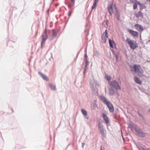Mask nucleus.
<instances>
[{
  "label": "nucleus",
  "instance_id": "obj_41",
  "mask_svg": "<svg viewBox=\"0 0 150 150\" xmlns=\"http://www.w3.org/2000/svg\"><path fill=\"white\" fill-rule=\"evenodd\" d=\"M115 57H116V59H117V58H118V56H117V54H115Z\"/></svg>",
  "mask_w": 150,
  "mask_h": 150
},
{
  "label": "nucleus",
  "instance_id": "obj_33",
  "mask_svg": "<svg viewBox=\"0 0 150 150\" xmlns=\"http://www.w3.org/2000/svg\"><path fill=\"white\" fill-rule=\"evenodd\" d=\"M45 42V41H41V48H42L44 46Z\"/></svg>",
  "mask_w": 150,
  "mask_h": 150
},
{
  "label": "nucleus",
  "instance_id": "obj_2",
  "mask_svg": "<svg viewBox=\"0 0 150 150\" xmlns=\"http://www.w3.org/2000/svg\"><path fill=\"white\" fill-rule=\"evenodd\" d=\"M132 68L135 73L137 74V75L139 77H142L144 76V71L141 68L140 65L138 64H134Z\"/></svg>",
  "mask_w": 150,
  "mask_h": 150
},
{
  "label": "nucleus",
  "instance_id": "obj_37",
  "mask_svg": "<svg viewBox=\"0 0 150 150\" xmlns=\"http://www.w3.org/2000/svg\"><path fill=\"white\" fill-rule=\"evenodd\" d=\"M101 150H105V148L104 147H101Z\"/></svg>",
  "mask_w": 150,
  "mask_h": 150
},
{
  "label": "nucleus",
  "instance_id": "obj_47",
  "mask_svg": "<svg viewBox=\"0 0 150 150\" xmlns=\"http://www.w3.org/2000/svg\"><path fill=\"white\" fill-rule=\"evenodd\" d=\"M129 67H130V68H131V65H129Z\"/></svg>",
  "mask_w": 150,
  "mask_h": 150
},
{
  "label": "nucleus",
  "instance_id": "obj_44",
  "mask_svg": "<svg viewBox=\"0 0 150 150\" xmlns=\"http://www.w3.org/2000/svg\"><path fill=\"white\" fill-rule=\"evenodd\" d=\"M86 69H84V71H83V74H84L86 71Z\"/></svg>",
  "mask_w": 150,
  "mask_h": 150
},
{
  "label": "nucleus",
  "instance_id": "obj_19",
  "mask_svg": "<svg viewBox=\"0 0 150 150\" xmlns=\"http://www.w3.org/2000/svg\"><path fill=\"white\" fill-rule=\"evenodd\" d=\"M115 15L117 20H119L120 17V14L119 12L117 10L116 11Z\"/></svg>",
  "mask_w": 150,
  "mask_h": 150
},
{
  "label": "nucleus",
  "instance_id": "obj_12",
  "mask_svg": "<svg viewBox=\"0 0 150 150\" xmlns=\"http://www.w3.org/2000/svg\"><path fill=\"white\" fill-rule=\"evenodd\" d=\"M102 117L105 122L107 124L108 123L109 121L108 120V117L107 115L105 113H103L102 114Z\"/></svg>",
  "mask_w": 150,
  "mask_h": 150
},
{
  "label": "nucleus",
  "instance_id": "obj_18",
  "mask_svg": "<svg viewBox=\"0 0 150 150\" xmlns=\"http://www.w3.org/2000/svg\"><path fill=\"white\" fill-rule=\"evenodd\" d=\"M42 41H45L46 40L47 38V36L46 34V32H45V34L44 35H42Z\"/></svg>",
  "mask_w": 150,
  "mask_h": 150
},
{
  "label": "nucleus",
  "instance_id": "obj_36",
  "mask_svg": "<svg viewBox=\"0 0 150 150\" xmlns=\"http://www.w3.org/2000/svg\"><path fill=\"white\" fill-rule=\"evenodd\" d=\"M71 11H69V13H68V15L69 16H70L71 15Z\"/></svg>",
  "mask_w": 150,
  "mask_h": 150
},
{
  "label": "nucleus",
  "instance_id": "obj_1",
  "mask_svg": "<svg viewBox=\"0 0 150 150\" xmlns=\"http://www.w3.org/2000/svg\"><path fill=\"white\" fill-rule=\"evenodd\" d=\"M99 98L101 101L104 104L107 105L110 112H113L114 109L112 103L108 101L106 98L103 96H100Z\"/></svg>",
  "mask_w": 150,
  "mask_h": 150
},
{
  "label": "nucleus",
  "instance_id": "obj_34",
  "mask_svg": "<svg viewBox=\"0 0 150 150\" xmlns=\"http://www.w3.org/2000/svg\"><path fill=\"white\" fill-rule=\"evenodd\" d=\"M102 35L104 36V37H106L107 38H108V35L107 33H103Z\"/></svg>",
  "mask_w": 150,
  "mask_h": 150
},
{
  "label": "nucleus",
  "instance_id": "obj_4",
  "mask_svg": "<svg viewBox=\"0 0 150 150\" xmlns=\"http://www.w3.org/2000/svg\"><path fill=\"white\" fill-rule=\"evenodd\" d=\"M98 127L99 129L101 135L102 136H105L106 133L105 129L103 125L100 123L98 125Z\"/></svg>",
  "mask_w": 150,
  "mask_h": 150
},
{
  "label": "nucleus",
  "instance_id": "obj_17",
  "mask_svg": "<svg viewBox=\"0 0 150 150\" xmlns=\"http://www.w3.org/2000/svg\"><path fill=\"white\" fill-rule=\"evenodd\" d=\"M109 95L110 96L113 95L115 93L114 90L112 88H110L109 89Z\"/></svg>",
  "mask_w": 150,
  "mask_h": 150
},
{
  "label": "nucleus",
  "instance_id": "obj_43",
  "mask_svg": "<svg viewBox=\"0 0 150 150\" xmlns=\"http://www.w3.org/2000/svg\"><path fill=\"white\" fill-rule=\"evenodd\" d=\"M107 33V29H106V30L105 31V32L103 33Z\"/></svg>",
  "mask_w": 150,
  "mask_h": 150
},
{
  "label": "nucleus",
  "instance_id": "obj_27",
  "mask_svg": "<svg viewBox=\"0 0 150 150\" xmlns=\"http://www.w3.org/2000/svg\"><path fill=\"white\" fill-rule=\"evenodd\" d=\"M65 4L68 5V7L69 9H71L72 6H73L74 5V4H71V3L70 4H69L68 3H65Z\"/></svg>",
  "mask_w": 150,
  "mask_h": 150
},
{
  "label": "nucleus",
  "instance_id": "obj_20",
  "mask_svg": "<svg viewBox=\"0 0 150 150\" xmlns=\"http://www.w3.org/2000/svg\"><path fill=\"white\" fill-rule=\"evenodd\" d=\"M49 85L50 87L51 90H56V87L55 86V85L52 84H49Z\"/></svg>",
  "mask_w": 150,
  "mask_h": 150
},
{
  "label": "nucleus",
  "instance_id": "obj_45",
  "mask_svg": "<svg viewBox=\"0 0 150 150\" xmlns=\"http://www.w3.org/2000/svg\"><path fill=\"white\" fill-rule=\"evenodd\" d=\"M145 150H150V149L149 148H147L145 149Z\"/></svg>",
  "mask_w": 150,
  "mask_h": 150
},
{
  "label": "nucleus",
  "instance_id": "obj_5",
  "mask_svg": "<svg viewBox=\"0 0 150 150\" xmlns=\"http://www.w3.org/2000/svg\"><path fill=\"white\" fill-rule=\"evenodd\" d=\"M110 85L114 88L116 90L120 89V87L119 83L115 81H113L110 82Z\"/></svg>",
  "mask_w": 150,
  "mask_h": 150
},
{
  "label": "nucleus",
  "instance_id": "obj_15",
  "mask_svg": "<svg viewBox=\"0 0 150 150\" xmlns=\"http://www.w3.org/2000/svg\"><path fill=\"white\" fill-rule=\"evenodd\" d=\"M126 42L129 45L131 48V40L130 39L127 38V39L125 40Z\"/></svg>",
  "mask_w": 150,
  "mask_h": 150
},
{
  "label": "nucleus",
  "instance_id": "obj_31",
  "mask_svg": "<svg viewBox=\"0 0 150 150\" xmlns=\"http://www.w3.org/2000/svg\"><path fill=\"white\" fill-rule=\"evenodd\" d=\"M84 57L85 58V59H84V61H87V57L88 56H87V54L86 53H85L84 55Z\"/></svg>",
  "mask_w": 150,
  "mask_h": 150
},
{
  "label": "nucleus",
  "instance_id": "obj_26",
  "mask_svg": "<svg viewBox=\"0 0 150 150\" xmlns=\"http://www.w3.org/2000/svg\"><path fill=\"white\" fill-rule=\"evenodd\" d=\"M94 54L96 57H98L99 55V52L98 51H96L94 52Z\"/></svg>",
  "mask_w": 150,
  "mask_h": 150
},
{
  "label": "nucleus",
  "instance_id": "obj_23",
  "mask_svg": "<svg viewBox=\"0 0 150 150\" xmlns=\"http://www.w3.org/2000/svg\"><path fill=\"white\" fill-rule=\"evenodd\" d=\"M139 33L137 32H135L132 30V35L134 36H137L138 35Z\"/></svg>",
  "mask_w": 150,
  "mask_h": 150
},
{
  "label": "nucleus",
  "instance_id": "obj_11",
  "mask_svg": "<svg viewBox=\"0 0 150 150\" xmlns=\"http://www.w3.org/2000/svg\"><path fill=\"white\" fill-rule=\"evenodd\" d=\"M134 80L135 82L137 84H142V82L140 79L137 76H135L134 78Z\"/></svg>",
  "mask_w": 150,
  "mask_h": 150
},
{
  "label": "nucleus",
  "instance_id": "obj_7",
  "mask_svg": "<svg viewBox=\"0 0 150 150\" xmlns=\"http://www.w3.org/2000/svg\"><path fill=\"white\" fill-rule=\"evenodd\" d=\"M113 5L112 4H109L108 5V10L109 13L110 15L112 16V13H113L112 7Z\"/></svg>",
  "mask_w": 150,
  "mask_h": 150
},
{
  "label": "nucleus",
  "instance_id": "obj_3",
  "mask_svg": "<svg viewBox=\"0 0 150 150\" xmlns=\"http://www.w3.org/2000/svg\"><path fill=\"white\" fill-rule=\"evenodd\" d=\"M90 87L93 93L95 94H98L97 89L96 88L97 81L94 79L91 80L90 82Z\"/></svg>",
  "mask_w": 150,
  "mask_h": 150
},
{
  "label": "nucleus",
  "instance_id": "obj_10",
  "mask_svg": "<svg viewBox=\"0 0 150 150\" xmlns=\"http://www.w3.org/2000/svg\"><path fill=\"white\" fill-rule=\"evenodd\" d=\"M134 26L135 28L139 31L143 30V27L141 25L137 24L135 25Z\"/></svg>",
  "mask_w": 150,
  "mask_h": 150
},
{
  "label": "nucleus",
  "instance_id": "obj_22",
  "mask_svg": "<svg viewBox=\"0 0 150 150\" xmlns=\"http://www.w3.org/2000/svg\"><path fill=\"white\" fill-rule=\"evenodd\" d=\"M106 37H104V36L102 35V42L103 43H105L106 42V40L107 39Z\"/></svg>",
  "mask_w": 150,
  "mask_h": 150
},
{
  "label": "nucleus",
  "instance_id": "obj_6",
  "mask_svg": "<svg viewBox=\"0 0 150 150\" xmlns=\"http://www.w3.org/2000/svg\"><path fill=\"white\" fill-rule=\"evenodd\" d=\"M132 129H133L135 130V131L137 133V134L139 136L144 137L145 136V134L143 132H142L140 129L137 128V127H134L132 125Z\"/></svg>",
  "mask_w": 150,
  "mask_h": 150
},
{
  "label": "nucleus",
  "instance_id": "obj_9",
  "mask_svg": "<svg viewBox=\"0 0 150 150\" xmlns=\"http://www.w3.org/2000/svg\"><path fill=\"white\" fill-rule=\"evenodd\" d=\"M38 74L42 77L43 79L46 81H48L49 80L45 74L40 71H38Z\"/></svg>",
  "mask_w": 150,
  "mask_h": 150
},
{
  "label": "nucleus",
  "instance_id": "obj_42",
  "mask_svg": "<svg viewBox=\"0 0 150 150\" xmlns=\"http://www.w3.org/2000/svg\"><path fill=\"white\" fill-rule=\"evenodd\" d=\"M129 32L131 34V29H129Z\"/></svg>",
  "mask_w": 150,
  "mask_h": 150
},
{
  "label": "nucleus",
  "instance_id": "obj_14",
  "mask_svg": "<svg viewBox=\"0 0 150 150\" xmlns=\"http://www.w3.org/2000/svg\"><path fill=\"white\" fill-rule=\"evenodd\" d=\"M137 3L138 4V6H140V10L146 8V7L144 4L140 3L139 2H137Z\"/></svg>",
  "mask_w": 150,
  "mask_h": 150
},
{
  "label": "nucleus",
  "instance_id": "obj_35",
  "mask_svg": "<svg viewBox=\"0 0 150 150\" xmlns=\"http://www.w3.org/2000/svg\"><path fill=\"white\" fill-rule=\"evenodd\" d=\"M71 4H74V0H71Z\"/></svg>",
  "mask_w": 150,
  "mask_h": 150
},
{
  "label": "nucleus",
  "instance_id": "obj_38",
  "mask_svg": "<svg viewBox=\"0 0 150 150\" xmlns=\"http://www.w3.org/2000/svg\"><path fill=\"white\" fill-rule=\"evenodd\" d=\"M98 0H94V2H96V3H97L98 1Z\"/></svg>",
  "mask_w": 150,
  "mask_h": 150
},
{
  "label": "nucleus",
  "instance_id": "obj_29",
  "mask_svg": "<svg viewBox=\"0 0 150 150\" xmlns=\"http://www.w3.org/2000/svg\"><path fill=\"white\" fill-rule=\"evenodd\" d=\"M97 6V3L96 2H94L93 6L92 7V9H94Z\"/></svg>",
  "mask_w": 150,
  "mask_h": 150
},
{
  "label": "nucleus",
  "instance_id": "obj_21",
  "mask_svg": "<svg viewBox=\"0 0 150 150\" xmlns=\"http://www.w3.org/2000/svg\"><path fill=\"white\" fill-rule=\"evenodd\" d=\"M109 43L110 47L113 48V43H115L113 41L111 40V39H110L109 40Z\"/></svg>",
  "mask_w": 150,
  "mask_h": 150
},
{
  "label": "nucleus",
  "instance_id": "obj_24",
  "mask_svg": "<svg viewBox=\"0 0 150 150\" xmlns=\"http://www.w3.org/2000/svg\"><path fill=\"white\" fill-rule=\"evenodd\" d=\"M81 112L84 115H86L87 114V112L86 111L83 109H81Z\"/></svg>",
  "mask_w": 150,
  "mask_h": 150
},
{
  "label": "nucleus",
  "instance_id": "obj_32",
  "mask_svg": "<svg viewBox=\"0 0 150 150\" xmlns=\"http://www.w3.org/2000/svg\"><path fill=\"white\" fill-rule=\"evenodd\" d=\"M85 62V64L84 66V69H86L87 67V66L88 64V62L87 61H84Z\"/></svg>",
  "mask_w": 150,
  "mask_h": 150
},
{
  "label": "nucleus",
  "instance_id": "obj_40",
  "mask_svg": "<svg viewBox=\"0 0 150 150\" xmlns=\"http://www.w3.org/2000/svg\"><path fill=\"white\" fill-rule=\"evenodd\" d=\"M122 138H123V140H124L125 139H124V138L123 136V135H122Z\"/></svg>",
  "mask_w": 150,
  "mask_h": 150
},
{
  "label": "nucleus",
  "instance_id": "obj_13",
  "mask_svg": "<svg viewBox=\"0 0 150 150\" xmlns=\"http://www.w3.org/2000/svg\"><path fill=\"white\" fill-rule=\"evenodd\" d=\"M134 14L135 16L138 18H142L143 16V13L140 11L135 13Z\"/></svg>",
  "mask_w": 150,
  "mask_h": 150
},
{
  "label": "nucleus",
  "instance_id": "obj_16",
  "mask_svg": "<svg viewBox=\"0 0 150 150\" xmlns=\"http://www.w3.org/2000/svg\"><path fill=\"white\" fill-rule=\"evenodd\" d=\"M137 47V43L134 41H132V49L134 50Z\"/></svg>",
  "mask_w": 150,
  "mask_h": 150
},
{
  "label": "nucleus",
  "instance_id": "obj_48",
  "mask_svg": "<svg viewBox=\"0 0 150 150\" xmlns=\"http://www.w3.org/2000/svg\"><path fill=\"white\" fill-rule=\"evenodd\" d=\"M149 112H150V109L149 110Z\"/></svg>",
  "mask_w": 150,
  "mask_h": 150
},
{
  "label": "nucleus",
  "instance_id": "obj_28",
  "mask_svg": "<svg viewBox=\"0 0 150 150\" xmlns=\"http://www.w3.org/2000/svg\"><path fill=\"white\" fill-rule=\"evenodd\" d=\"M105 76L106 79L108 81H109L111 78L110 76H108V75L107 74H105Z\"/></svg>",
  "mask_w": 150,
  "mask_h": 150
},
{
  "label": "nucleus",
  "instance_id": "obj_39",
  "mask_svg": "<svg viewBox=\"0 0 150 150\" xmlns=\"http://www.w3.org/2000/svg\"><path fill=\"white\" fill-rule=\"evenodd\" d=\"M85 143H82V147H83L84 146Z\"/></svg>",
  "mask_w": 150,
  "mask_h": 150
},
{
  "label": "nucleus",
  "instance_id": "obj_8",
  "mask_svg": "<svg viewBox=\"0 0 150 150\" xmlns=\"http://www.w3.org/2000/svg\"><path fill=\"white\" fill-rule=\"evenodd\" d=\"M57 35V33L53 30L49 38V39L50 40H52L56 37Z\"/></svg>",
  "mask_w": 150,
  "mask_h": 150
},
{
  "label": "nucleus",
  "instance_id": "obj_49",
  "mask_svg": "<svg viewBox=\"0 0 150 150\" xmlns=\"http://www.w3.org/2000/svg\"><path fill=\"white\" fill-rule=\"evenodd\" d=\"M149 62H150V60L149 61Z\"/></svg>",
  "mask_w": 150,
  "mask_h": 150
},
{
  "label": "nucleus",
  "instance_id": "obj_46",
  "mask_svg": "<svg viewBox=\"0 0 150 150\" xmlns=\"http://www.w3.org/2000/svg\"><path fill=\"white\" fill-rule=\"evenodd\" d=\"M129 128H131V125H129Z\"/></svg>",
  "mask_w": 150,
  "mask_h": 150
},
{
  "label": "nucleus",
  "instance_id": "obj_30",
  "mask_svg": "<svg viewBox=\"0 0 150 150\" xmlns=\"http://www.w3.org/2000/svg\"><path fill=\"white\" fill-rule=\"evenodd\" d=\"M137 148L139 149V150H141V149H142L144 148L139 145H137Z\"/></svg>",
  "mask_w": 150,
  "mask_h": 150
},
{
  "label": "nucleus",
  "instance_id": "obj_25",
  "mask_svg": "<svg viewBox=\"0 0 150 150\" xmlns=\"http://www.w3.org/2000/svg\"><path fill=\"white\" fill-rule=\"evenodd\" d=\"M138 5L137 3V2L136 3H134L133 4V9L134 10L135 9L137 8Z\"/></svg>",
  "mask_w": 150,
  "mask_h": 150
}]
</instances>
